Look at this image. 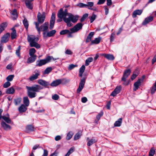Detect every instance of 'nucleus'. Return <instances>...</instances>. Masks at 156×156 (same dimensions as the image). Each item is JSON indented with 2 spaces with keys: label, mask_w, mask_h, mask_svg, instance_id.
<instances>
[{
  "label": "nucleus",
  "mask_w": 156,
  "mask_h": 156,
  "mask_svg": "<svg viewBox=\"0 0 156 156\" xmlns=\"http://www.w3.org/2000/svg\"><path fill=\"white\" fill-rule=\"evenodd\" d=\"M88 16V14L87 13H86L84 14L81 18L80 20V22H82L84 21L85 19Z\"/></svg>",
  "instance_id": "nucleus-48"
},
{
  "label": "nucleus",
  "mask_w": 156,
  "mask_h": 156,
  "mask_svg": "<svg viewBox=\"0 0 156 156\" xmlns=\"http://www.w3.org/2000/svg\"><path fill=\"white\" fill-rule=\"evenodd\" d=\"M36 26V28L37 29L39 34L40 33L41 31H43L46 32L48 31L49 23L48 22H45L43 25L39 27V25L38 23L34 22Z\"/></svg>",
  "instance_id": "nucleus-4"
},
{
  "label": "nucleus",
  "mask_w": 156,
  "mask_h": 156,
  "mask_svg": "<svg viewBox=\"0 0 156 156\" xmlns=\"http://www.w3.org/2000/svg\"><path fill=\"white\" fill-rule=\"evenodd\" d=\"M55 14L54 13H53L52 14L50 21V25L49 27L50 30H51L53 28L55 23Z\"/></svg>",
  "instance_id": "nucleus-11"
},
{
  "label": "nucleus",
  "mask_w": 156,
  "mask_h": 156,
  "mask_svg": "<svg viewBox=\"0 0 156 156\" xmlns=\"http://www.w3.org/2000/svg\"><path fill=\"white\" fill-rule=\"evenodd\" d=\"M15 92V90L12 87H11L8 88L6 91V93L7 94H13Z\"/></svg>",
  "instance_id": "nucleus-33"
},
{
  "label": "nucleus",
  "mask_w": 156,
  "mask_h": 156,
  "mask_svg": "<svg viewBox=\"0 0 156 156\" xmlns=\"http://www.w3.org/2000/svg\"><path fill=\"white\" fill-rule=\"evenodd\" d=\"M14 76L13 75H9L6 77V80L8 81H11L13 79L14 77Z\"/></svg>",
  "instance_id": "nucleus-47"
},
{
  "label": "nucleus",
  "mask_w": 156,
  "mask_h": 156,
  "mask_svg": "<svg viewBox=\"0 0 156 156\" xmlns=\"http://www.w3.org/2000/svg\"><path fill=\"white\" fill-rule=\"evenodd\" d=\"M15 104L17 105L20 104L21 101V98H18L14 100Z\"/></svg>",
  "instance_id": "nucleus-40"
},
{
  "label": "nucleus",
  "mask_w": 156,
  "mask_h": 156,
  "mask_svg": "<svg viewBox=\"0 0 156 156\" xmlns=\"http://www.w3.org/2000/svg\"><path fill=\"white\" fill-rule=\"evenodd\" d=\"M11 17L12 19L14 20H16L18 17V14L17 11L16 9H14L13 10L11 13Z\"/></svg>",
  "instance_id": "nucleus-23"
},
{
  "label": "nucleus",
  "mask_w": 156,
  "mask_h": 156,
  "mask_svg": "<svg viewBox=\"0 0 156 156\" xmlns=\"http://www.w3.org/2000/svg\"><path fill=\"white\" fill-rule=\"evenodd\" d=\"M97 141V140L96 138L93 137L91 139L88 141L87 144V145L90 146L96 142Z\"/></svg>",
  "instance_id": "nucleus-29"
},
{
  "label": "nucleus",
  "mask_w": 156,
  "mask_h": 156,
  "mask_svg": "<svg viewBox=\"0 0 156 156\" xmlns=\"http://www.w3.org/2000/svg\"><path fill=\"white\" fill-rule=\"evenodd\" d=\"M23 23L26 30H27L29 26V23L27 20L25 18L23 20Z\"/></svg>",
  "instance_id": "nucleus-35"
},
{
  "label": "nucleus",
  "mask_w": 156,
  "mask_h": 156,
  "mask_svg": "<svg viewBox=\"0 0 156 156\" xmlns=\"http://www.w3.org/2000/svg\"><path fill=\"white\" fill-rule=\"evenodd\" d=\"M77 66L76 65H74L73 64H71L69 65L68 69L69 70H71L75 67H76Z\"/></svg>",
  "instance_id": "nucleus-52"
},
{
  "label": "nucleus",
  "mask_w": 156,
  "mask_h": 156,
  "mask_svg": "<svg viewBox=\"0 0 156 156\" xmlns=\"http://www.w3.org/2000/svg\"><path fill=\"white\" fill-rule=\"evenodd\" d=\"M121 81H124V83H123V84L125 85H127L129 83V80H126V79H125V80H121Z\"/></svg>",
  "instance_id": "nucleus-57"
},
{
  "label": "nucleus",
  "mask_w": 156,
  "mask_h": 156,
  "mask_svg": "<svg viewBox=\"0 0 156 156\" xmlns=\"http://www.w3.org/2000/svg\"><path fill=\"white\" fill-rule=\"evenodd\" d=\"M31 2L29 0H26L25 2L26 6L27 8L30 9H32L33 8V6Z\"/></svg>",
  "instance_id": "nucleus-31"
},
{
  "label": "nucleus",
  "mask_w": 156,
  "mask_h": 156,
  "mask_svg": "<svg viewBox=\"0 0 156 156\" xmlns=\"http://www.w3.org/2000/svg\"><path fill=\"white\" fill-rule=\"evenodd\" d=\"M45 18V15L44 13L41 14L40 12H38L37 15V22H36L38 23V25L40 23H42L44 22Z\"/></svg>",
  "instance_id": "nucleus-5"
},
{
  "label": "nucleus",
  "mask_w": 156,
  "mask_h": 156,
  "mask_svg": "<svg viewBox=\"0 0 156 156\" xmlns=\"http://www.w3.org/2000/svg\"><path fill=\"white\" fill-rule=\"evenodd\" d=\"M10 34L7 33L4 34L1 38L0 41V43H6L7 42L9 39L10 37Z\"/></svg>",
  "instance_id": "nucleus-10"
},
{
  "label": "nucleus",
  "mask_w": 156,
  "mask_h": 156,
  "mask_svg": "<svg viewBox=\"0 0 156 156\" xmlns=\"http://www.w3.org/2000/svg\"><path fill=\"white\" fill-rule=\"evenodd\" d=\"M101 55L105 57L109 60H113L115 58L113 55L112 54H102Z\"/></svg>",
  "instance_id": "nucleus-26"
},
{
  "label": "nucleus",
  "mask_w": 156,
  "mask_h": 156,
  "mask_svg": "<svg viewBox=\"0 0 156 156\" xmlns=\"http://www.w3.org/2000/svg\"><path fill=\"white\" fill-rule=\"evenodd\" d=\"M2 119L8 123L10 124L12 122V121L9 118V115L8 113L5 115L2 116Z\"/></svg>",
  "instance_id": "nucleus-19"
},
{
  "label": "nucleus",
  "mask_w": 156,
  "mask_h": 156,
  "mask_svg": "<svg viewBox=\"0 0 156 156\" xmlns=\"http://www.w3.org/2000/svg\"><path fill=\"white\" fill-rule=\"evenodd\" d=\"M85 80L86 79L85 78H83L81 79L79 87L77 90V93H80L83 88L85 83Z\"/></svg>",
  "instance_id": "nucleus-8"
},
{
  "label": "nucleus",
  "mask_w": 156,
  "mask_h": 156,
  "mask_svg": "<svg viewBox=\"0 0 156 156\" xmlns=\"http://www.w3.org/2000/svg\"><path fill=\"white\" fill-rule=\"evenodd\" d=\"M56 31L55 30H53L47 32L46 34V32H44L43 33V37H51L54 36L55 34Z\"/></svg>",
  "instance_id": "nucleus-15"
},
{
  "label": "nucleus",
  "mask_w": 156,
  "mask_h": 156,
  "mask_svg": "<svg viewBox=\"0 0 156 156\" xmlns=\"http://www.w3.org/2000/svg\"><path fill=\"white\" fill-rule=\"evenodd\" d=\"M122 122V119L119 118L118 121H116L114 123V126H120Z\"/></svg>",
  "instance_id": "nucleus-38"
},
{
  "label": "nucleus",
  "mask_w": 156,
  "mask_h": 156,
  "mask_svg": "<svg viewBox=\"0 0 156 156\" xmlns=\"http://www.w3.org/2000/svg\"><path fill=\"white\" fill-rule=\"evenodd\" d=\"M65 53L68 55H71L72 54V52L69 49H67Z\"/></svg>",
  "instance_id": "nucleus-64"
},
{
  "label": "nucleus",
  "mask_w": 156,
  "mask_h": 156,
  "mask_svg": "<svg viewBox=\"0 0 156 156\" xmlns=\"http://www.w3.org/2000/svg\"><path fill=\"white\" fill-rule=\"evenodd\" d=\"M103 7L105 10V14L107 15L109 12V9L107 6H105Z\"/></svg>",
  "instance_id": "nucleus-59"
},
{
  "label": "nucleus",
  "mask_w": 156,
  "mask_h": 156,
  "mask_svg": "<svg viewBox=\"0 0 156 156\" xmlns=\"http://www.w3.org/2000/svg\"><path fill=\"white\" fill-rule=\"evenodd\" d=\"M37 63L36 64V66H41L48 63L47 57L45 59H41L39 61H37Z\"/></svg>",
  "instance_id": "nucleus-16"
},
{
  "label": "nucleus",
  "mask_w": 156,
  "mask_h": 156,
  "mask_svg": "<svg viewBox=\"0 0 156 156\" xmlns=\"http://www.w3.org/2000/svg\"><path fill=\"white\" fill-rule=\"evenodd\" d=\"M87 101V99L86 97H83L81 99V101L83 103L86 102Z\"/></svg>",
  "instance_id": "nucleus-62"
},
{
  "label": "nucleus",
  "mask_w": 156,
  "mask_h": 156,
  "mask_svg": "<svg viewBox=\"0 0 156 156\" xmlns=\"http://www.w3.org/2000/svg\"><path fill=\"white\" fill-rule=\"evenodd\" d=\"M155 153V150L153 148H152L149 152V156H153Z\"/></svg>",
  "instance_id": "nucleus-45"
},
{
  "label": "nucleus",
  "mask_w": 156,
  "mask_h": 156,
  "mask_svg": "<svg viewBox=\"0 0 156 156\" xmlns=\"http://www.w3.org/2000/svg\"><path fill=\"white\" fill-rule=\"evenodd\" d=\"M63 79H57L53 81L50 84L53 87L57 86L62 83L63 81Z\"/></svg>",
  "instance_id": "nucleus-14"
},
{
  "label": "nucleus",
  "mask_w": 156,
  "mask_h": 156,
  "mask_svg": "<svg viewBox=\"0 0 156 156\" xmlns=\"http://www.w3.org/2000/svg\"><path fill=\"white\" fill-rule=\"evenodd\" d=\"M131 73V70L130 69L125 70L123 72V74L121 80H125L128 76L130 75Z\"/></svg>",
  "instance_id": "nucleus-13"
},
{
  "label": "nucleus",
  "mask_w": 156,
  "mask_h": 156,
  "mask_svg": "<svg viewBox=\"0 0 156 156\" xmlns=\"http://www.w3.org/2000/svg\"><path fill=\"white\" fill-rule=\"evenodd\" d=\"M82 134L81 133L78 132L74 136V140H77L79 139L81 136Z\"/></svg>",
  "instance_id": "nucleus-46"
},
{
  "label": "nucleus",
  "mask_w": 156,
  "mask_h": 156,
  "mask_svg": "<svg viewBox=\"0 0 156 156\" xmlns=\"http://www.w3.org/2000/svg\"><path fill=\"white\" fill-rule=\"evenodd\" d=\"M69 17L68 18H69L68 19L69 20L70 22H71V21L73 23H75L77 21L79 17V16H74L71 13H69Z\"/></svg>",
  "instance_id": "nucleus-9"
},
{
  "label": "nucleus",
  "mask_w": 156,
  "mask_h": 156,
  "mask_svg": "<svg viewBox=\"0 0 156 156\" xmlns=\"http://www.w3.org/2000/svg\"><path fill=\"white\" fill-rule=\"evenodd\" d=\"M35 129L31 125H28L26 127V129L28 131H31L34 130Z\"/></svg>",
  "instance_id": "nucleus-42"
},
{
  "label": "nucleus",
  "mask_w": 156,
  "mask_h": 156,
  "mask_svg": "<svg viewBox=\"0 0 156 156\" xmlns=\"http://www.w3.org/2000/svg\"><path fill=\"white\" fill-rule=\"evenodd\" d=\"M36 51L34 48H32L30 49L29 50V55L30 56H37L35 54Z\"/></svg>",
  "instance_id": "nucleus-32"
},
{
  "label": "nucleus",
  "mask_w": 156,
  "mask_h": 156,
  "mask_svg": "<svg viewBox=\"0 0 156 156\" xmlns=\"http://www.w3.org/2000/svg\"><path fill=\"white\" fill-rule=\"evenodd\" d=\"M23 101L25 105H26V106H29L30 101L27 97H25L23 98Z\"/></svg>",
  "instance_id": "nucleus-34"
},
{
  "label": "nucleus",
  "mask_w": 156,
  "mask_h": 156,
  "mask_svg": "<svg viewBox=\"0 0 156 156\" xmlns=\"http://www.w3.org/2000/svg\"><path fill=\"white\" fill-rule=\"evenodd\" d=\"M11 83L9 81H7L3 85L4 88H7L10 86Z\"/></svg>",
  "instance_id": "nucleus-55"
},
{
  "label": "nucleus",
  "mask_w": 156,
  "mask_h": 156,
  "mask_svg": "<svg viewBox=\"0 0 156 156\" xmlns=\"http://www.w3.org/2000/svg\"><path fill=\"white\" fill-rule=\"evenodd\" d=\"M27 40L30 47H34L37 49L41 48L40 45L37 43L39 38L35 36L32 35H28Z\"/></svg>",
  "instance_id": "nucleus-2"
},
{
  "label": "nucleus",
  "mask_w": 156,
  "mask_h": 156,
  "mask_svg": "<svg viewBox=\"0 0 156 156\" xmlns=\"http://www.w3.org/2000/svg\"><path fill=\"white\" fill-rule=\"evenodd\" d=\"M105 1V0H99L97 4L98 5H101L104 4Z\"/></svg>",
  "instance_id": "nucleus-61"
},
{
  "label": "nucleus",
  "mask_w": 156,
  "mask_h": 156,
  "mask_svg": "<svg viewBox=\"0 0 156 156\" xmlns=\"http://www.w3.org/2000/svg\"><path fill=\"white\" fill-rule=\"evenodd\" d=\"M69 32V30H64L61 31L60 32V35H64L67 34Z\"/></svg>",
  "instance_id": "nucleus-49"
},
{
  "label": "nucleus",
  "mask_w": 156,
  "mask_h": 156,
  "mask_svg": "<svg viewBox=\"0 0 156 156\" xmlns=\"http://www.w3.org/2000/svg\"><path fill=\"white\" fill-rule=\"evenodd\" d=\"M83 24L81 23H78L70 29V30L73 32H76L82 29Z\"/></svg>",
  "instance_id": "nucleus-6"
},
{
  "label": "nucleus",
  "mask_w": 156,
  "mask_h": 156,
  "mask_svg": "<svg viewBox=\"0 0 156 156\" xmlns=\"http://www.w3.org/2000/svg\"><path fill=\"white\" fill-rule=\"evenodd\" d=\"M122 87L121 86H117L115 89L114 90L112 93L110 95L114 97L117 94L120 93Z\"/></svg>",
  "instance_id": "nucleus-12"
},
{
  "label": "nucleus",
  "mask_w": 156,
  "mask_h": 156,
  "mask_svg": "<svg viewBox=\"0 0 156 156\" xmlns=\"http://www.w3.org/2000/svg\"><path fill=\"white\" fill-rule=\"evenodd\" d=\"M21 50L20 46H19L16 50V54L17 56L20 58H21L20 51Z\"/></svg>",
  "instance_id": "nucleus-36"
},
{
  "label": "nucleus",
  "mask_w": 156,
  "mask_h": 156,
  "mask_svg": "<svg viewBox=\"0 0 156 156\" xmlns=\"http://www.w3.org/2000/svg\"><path fill=\"white\" fill-rule=\"evenodd\" d=\"M143 12V10L141 9H137L134 11L132 14V17L134 18L136 17L137 15H140Z\"/></svg>",
  "instance_id": "nucleus-20"
},
{
  "label": "nucleus",
  "mask_w": 156,
  "mask_h": 156,
  "mask_svg": "<svg viewBox=\"0 0 156 156\" xmlns=\"http://www.w3.org/2000/svg\"><path fill=\"white\" fill-rule=\"evenodd\" d=\"M96 17V16L94 14H93L90 17V21L91 23H92L94 20L95 19Z\"/></svg>",
  "instance_id": "nucleus-54"
},
{
  "label": "nucleus",
  "mask_w": 156,
  "mask_h": 156,
  "mask_svg": "<svg viewBox=\"0 0 156 156\" xmlns=\"http://www.w3.org/2000/svg\"><path fill=\"white\" fill-rule=\"evenodd\" d=\"M94 34V32H90L88 35L87 38L86 39V43H88L90 42V41H92L91 39L92 37H93Z\"/></svg>",
  "instance_id": "nucleus-24"
},
{
  "label": "nucleus",
  "mask_w": 156,
  "mask_h": 156,
  "mask_svg": "<svg viewBox=\"0 0 156 156\" xmlns=\"http://www.w3.org/2000/svg\"><path fill=\"white\" fill-rule=\"evenodd\" d=\"M103 115V112L102 111H101L96 116V118L98 121L100 119L101 117Z\"/></svg>",
  "instance_id": "nucleus-50"
},
{
  "label": "nucleus",
  "mask_w": 156,
  "mask_h": 156,
  "mask_svg": "<svg viewBox=\"0 0 156 156\" xmlns=\"http://www.w3.org/2000/svg\"><path fill=\"white\" fill-rule=\"evenodd\" d=\"M27 89L28 96L31 98L35 97L37 95L36 92H38L40 90L43 89V88L40 86L35 84L31 87L26 86Z\"/></svg>",
  "instance_id": "nucleus-1"
},
{
  "label": "nucleus",
  "mask_w": 156,
  "mask_h": 156,
  "mask_svg": "<svg viewBox=\"0 0 156 156\" xmlns=\"http://www.w3.org/2000/svg\"><path fill=\"white\" fill-rule=\"evenodd\" d=\"M73 135V133L72 132H69L67 135L66 139L68 140H70L72 138Z\"/></svg>",
  "instance_id": "nucleus-51"
},
{
  "label": "nucleus",
  "mask_w": 156,
  "mask_h": 156,
  "mask_svg": "<svg viewBox=\"0 0 156 156\" xmlns=\"http://www.w3.org/2000/svg\"><path fill=\"white\" fill-rule=\"evenodd\" d=\"M44 153L42 156H48V151L47 150L44 149Z\"/></svg>",
  "instance_id": "nucleus-63"
},
{
  "label": "nucleus",
  "mask_w": 156,
  "mask_h": 156,
  "mask_svg": "<svg viewBox=\"0 0 156 156\" xmlns=\"http://www.w3.org/2000/svg\"><path fill=\"white\" fill-rule=\"evenodd\" d=\"M74 149V148L73 147H71L65 156H69L73 152Z\"/></svg>",
  "instance_id": "nucleus-44"
},
{
  "label": "nucleus",
  "mask_w": 156,
  "mask_h": 156,
  "mask_svg": "<svg viewBox=\"0 0 156 156\" xmlns=\"http://www.w3.org/2000/svg\"><path fill=\"white\" fill-rule=\"evenodd\" d=\"M47 60L48 61V62H50L51 60L55 61L56 60L58 59V58H54L52 56H48L47 57Z\"/></svg>",
  "instance_id": "nucleus-43"
},
{
  "label": "nucleus",
  "mask_w": 156,
  "mask_h": 156,
  "mask_svg": "<svg viewBox=\"0 0 156 156\" xmlns=\"http://www.w3.org/2000/svg\"><path fill=\"white\" fill-rule=\"evenodd\" d=\"M85 68V66L83 65H82L80 69L79 72H82V73H83V72L84 71Z\"/></svg>",
  "instance_id": "nucleus-58"
},
{
  "label": "nucleus",
  "mask_w": 156,
  "mask_h": 156,
  "mask_svg": "<svg viewBox=\"0 0 156 156\" xmlns=\"http://www.w3.org/2000/svg\"><path fill=\"white\" fill-rule=\"evenodd\" d=\"M102 37H100L96 38L94 40L91 41L90 44H98L100 43Z\"/></svg>",
  "instance_id": "nucleus-18"
},
{
  "label": "nucleus",
  "mask_w": 156,
  "mask_h": 156,
  "mask_svg": "<svg viewBox=\"0 0 156 156\" xmlns=\"http://www.w3.org/2000/svg\"><path fill=\"white\" fill-rule=\"evenodd\" d=\"M1 125L3 128L5 130H8L11 129V126L3 121L2 122Z\"/></svg>",
  "instance_id": "nucleus-28"
},
{
  "label": "nucleus",
  "mask_w": 156,
  "mask_h": 156,
  "mask_svg": "<svg viewBox=\"0 0 156 156\" xmlns=\"http://www.w3.org/2000/svg\"><path fill=\"white\" fill-rule=\"evenodd\" d=\"M26 105L23 104H22L21 105L19 108L18 110L19 112L20 113L24 112H25L27 110V108Z\"/></svg>",
  "instance_id": "nucleus-27"
},
{
  "label": "nucleus",
  "mask_w": 156,
  "mask_h": 156,
  "mask_svg": "<svg viewBox=\"0 0 156 156\" xmlns=\"http://www.w3.org/2000/svg\"><path fill=\"white\" fill-rule=\"evenodd\" d=\"M52 98L53 100H57L59 98V96L57 94H55L54 95L52 96Z\"/></svg>",
  "instance_id": "nucleus-56"
},
{
  "label": "nucleus",
  "mask_w": 156,
  "mask_h": 156,
  "mask_svg": "<svg viewBox=\"0 0 156 156\" xmlns=\"http://www.w3.org/2000/svg\"><path fill=\"white\" fill-rule=\"evenodd\" d=\"M93 59L92 57H90L88 58L86 60L85 64V66H88L89 65L90 63L93 61Z\"/></svg>",
  "instance_id": "nucleus-37"
},
{
  "label": "nucleus",
  "mask_w": 156,
  "mask_h": 156,
  "mask_svg": "<svg viewBox=\"0 0 156 156\" xmlns=\"http://www.w3.org/2000/svg\"><path fill=\"white\" fill-rule=\"evenodd\" d=\"M37 57V56H30V57L28 58L27 63L30 64L34 62L36 59Z\"/></svg>",
  "instance_id": "nucleus-25"
},
{
  "label": "nucleus",
  "mask_w": 156,
  "mask_h": 156,
  "mask_svg": "<svg viewBox=\"0 0 156 156\" xmlns=\"http://www.w3.org/2000/svg\"><path fill=\"white\" fill-rule=\"evenodd\" d=\"M40 71L38 70H35L34 72L33 75L29 77L30 81H33L37 79L38 76H40Z\"/></svg>",
  "instance_id": "nucleus-7"
},
{
  "label": "nucleus",
  "mask_w": 156,
  "mask_h": 156,
  "mask_svg": "<svg viewBox=\"0 0 156 156\" xmlns=\"http://www.w3.org/2000/svg\"><path fill=\"white\" fill-rule=\"evenodd\" d=\"M37 83L38 84L42 86L46 87L49 85L48 82L42 79H39L37 80Z\"/></svg>",
  "instance_id": "nucleus-17"
},
{
  "label": "nucleus",
  "mask_w": 156,
  "mask_h": 156,
  "mask_svg": "<svg viewBox=\"0 0 156 156\" xmlns=\"http://www.w3.org/2000/svg\"><path fill=\"white\" fill-rule=\"evenodd\" d=\"M52 69L51 67L47 68L44 71L43 74H48L52 71Z\"/></svg>",
  "instance_id": "nucleus-39"
},
{
  "label": "nucleus",
  "mask_w": 156,
  "mask_h": 156,
  "mask_svg": "<svg viewBox=\"0 0 156 156\" xmlns=\"http://www.w3.org/2000/svg\"><path fill=\"white\" fill-rule=\"evenodd\" d=\"M153 19V17L152 16H150L146 18L142 23L143 25H145L148 23L151 22Z\"/></svg>",
  "instance_id": "nucleus-21"
},
{
  "label": "nucleus",
  "mask_w": 156,
  "mask_h": 156,
  "mask_svg": "<svg viewBox=\"0 0 156 156\" xmlns=\"http://www.w3.org/2000/svg\"><path fill=\"white\" fill-rule=\"evenodd\" d=\"M67 15L64 12L62 8L58 12L57 16L58 18H60V20H58V22H60L62 21V19L66 22L68 27H70L72 26L73 24L69 22V18H66Z\"/></svg>",
  "instance_id": "nucleus-3"
},
{
  "label": "nucleus",
  "mask_w": 156,
  "mask_h": 156,
  "mask_svg": "<svg viewBox=\"0 0 156 156\" xmlns=\"http://www.w3.org/2000/svg\"><path fill=\"white\" fill-rule=\"evenodd\" d=\"M141 83V79H139L134 84L133 90L136 91L139 87Z\"/></svg>",
  "instance_id": "nucleus-22"
},
{
  "label": "nucleus",
  "mask_w": 156,
  "mask_h": 156,
  "mask_svg": "<svg viewBox=\"0 0 156 156\" xmlns=\"http://www.w3.org/2000/svg\"><path fill=\"white\" fill-rule=\"evenodd\" d=\"M77 6H79L80 7L82 8L83 7H87V5L83 4L82 3H78L77 5Z\"/></svg>",
  "instance_id": "nucleus-53"
},
{
  "label": "nucleus",
  "mask_w": 156,
  "mask_h": 156,
  "mask_svg": "<svg viewBox=\"0 0 156 156\" xmlns=\"http://www.w3.org/2000/svg\"><path fill=\"white\" fill-rule=\"evenodd\" d=\"M115 37V34L114 33H113L110 36V41L112 42L113 41Z\"/></svg>",
  "instance_id": "nucleus-60"
},
{
  "label": "nucleus",
  "mask_w": 156,
  "mask_h": 156,
  "mask_svg": "<svg viewBox=\"0 0 156 156\" xmlns=\"http://www.w3.org/2000/svg\"><path fill=\"white\" fill-rule=\"evenodd\" d=\"M6 26V23H3L0 25V34L4 30V28Z\"/></svg>",
  "instance_id": "nucleus-41"
},
{
  "label": "nucleus",
  "mask_w": 156,
  "mask_h": 156,
  "mask_svg": "<svg viewBox=\"0 0 156 156\" xmlns=\"http://www.w3.org/2000/svg\"><path fill=\"white\" fill-rule=\"evenodd\" d=\"M12 31L11 33V38L12 39H13L16 38V32L14 27L12 28Z\"/></svg>",
  "instance_id": "nucleus-30"
}]
</instances>
